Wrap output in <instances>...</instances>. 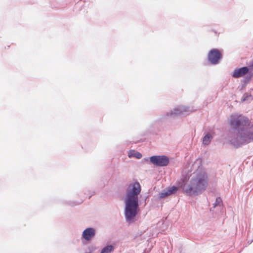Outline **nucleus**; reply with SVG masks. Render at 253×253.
<instances>
[{
  "label": "nucleus",
  "instance_id": "obj_6",
  "mask_svg": "<svg viewBox=\"0 0 253 253\" xmlns=\"http://www.w3.org/2000/svg\"><path fill=\"white\" fill-rule=\"evenodd\" d=\"M249 72L248 67H244L238 69H236L233 73V77L235 78H238L243 77Z\"/></svg>",
  "mask_w": 253,
  "mask_h": 253
},
{
  "label": "nucleus",
  "instance_id": "obj_9",
  "mask_svg": "<svg viewBox=\"0 0 253 253\" xmlns=\"http://www.w3.org/2000/svg\"><path fill=\"white\" fill-rule=\"evenodd\" d=\"M212 138L211 135L209 134H206L203 138V143L205 145H208Z\"/></svg>",
  "mask_w": 253,
  "mask_h": 253
},
{
  "label": "nucleus",
  "instance_id": "obj_2",
  "mask_svg": "<svg viewBox=\"0 0 253 253\" xmlns=\"http://www.w3.org/2000/svg\"><path fill=\"white\" fill-rule=\"evenodd\" d=\"M141 190L138 182L129 185L125 199L126 204L125 214L126 220L132 222L139 211L138 196Z\"/></svg>",
  "mask_w": 253,
  "mask_h": 253
},
{
  "label": "nucleus",
  "instance_id": "obj_5",
  "mask_svg": "<svg viewBox=\"0 0 253 253\" xmlns=\"http://www.w3.org/2000/svg\"><path fill=\"white\" fill-rule=\"evenodd\" d=\"M222 54L217 49L211 50L208 54L209 61L213 64L218 63L219 60L221 58Z\"/></svg>",
  "mask_w": 253,
  "mask_h": 253
},
{
  "label": "nucleus",
  "instance_id": "obj_13",
  "mask_svg": "<svg viewBox=\"0 0 253 253\" xmlns=\"http://www.w3.org/2000/svg\"><path fill=\"white\" fill-rule=\"evenodd\" d=\"M182 113V109L181 108H177L174 109V114L175 115H180Z\"/></svg>",
  "mask_w": 253,
  "mask_h": 253
},
{
  "label": "nucleus",
  "instance_id": "obj_8",
  "mask_svg": "<svg viewBox=\"0 0 253 253\" xmlns=\"http://www.w3.org/2000/svg\"><path fill=\"white\" fill-rule=\"evenodd\" d=\"M128 157H134L137 159H140L142 157V155L138 152H136L134 150H131L128 153Z\"/></svg>",
  "mask_w": 253,
  "mask_h": 253
},
{
  "label": "nucleus",
  "instance_id": "obj_1",
  "mask_svg": "<svg viewBox=\"0 0 253 253\" xmlns=\"http://www.w3.org/2000/svg\"><path fill=\"white\" fill-rule=\"evenodd\" d=\"M232 127L237 128H240L238 133L234 135L230 140L232 145L237 148L240 146L253 141V133L245 129L244 127L251 128L253 126L250 121L247 118L241 115H233L230 121Z\"/></svg>",
  "mask_w": 253,
  "mask_h": 253
},
{
  "label": "nucleus",
  "instance_id": "obj_10",
  "mask_svg": "<svg viewBox=\"0 0 253 253\" xmlns=\"http://www.w3.org/2000/svg\"><path fill=\"white\" fill-rule=\"evenodd\" d=\"M114 250V247L112 246H108L104 248L101 252V253H110Z\"/></svg>",
  "mask_w": 253,
  "mask_h": 253
},
{
  "label": "nucleus",
  "instance_id": "obj_7",
  "mask_svg": "<svg viewBox=\"0 0 253 253\" xmlns=\"http://www.w3.org/2000/svg\"><path fill=\"white\" fill-rule=\"evenodd\" d=\"M95 235V230L92 228H88L86 229L83 233V237L86 240H89Z\"/></svg>",
  "mask_w": 253,
  "mask_h": 253
},
{
  "label": "nucleus",
  "instance_id": "obj_4",
  "mask_svg": "<svg viewBox=\"0 0 253 253\" xmlns=\"http://www.w3.org/2000/svg\"><path fill=\"white\" fill-rule=\"evenodd\" d=\"M150 162L156 166L163 167L168 165L169 160L165 156H154L150 158Z\"/></svg>",
  "mask_w": 253,
  "mask_h": 253
},
{
  "label": "nucleus",
  "instance_id": "obj_14",
  "mask_svg": "<svg viewBox=\"0 0 253 253\" xmlns=\"http://www.w3.org/2000/svg\"><path fill=\"white\" fill-rule=\"evenodd\" d=\"M222 202V200H221V199L220 198H216V201H215V205H219L220 204V203H221Z\"/></svg>",
  "mask_w": 253,
  "mask_h": 253
},
{
  "label": "nucleus",
  "instance_id": "obj_3",
  "mask_svg": "<svg viewBox=\"0 0 253 253\" xmlns=\"http://www.w3.org/2000/svg\"><path fill=\"white\" fill-rule=\"evenodd\" d=\"M208 185V177L204 174H200L196 177L192 178L190 184L184 185L183 189L187 194L192 195H195L205 190Z\"/></svg>",
  "mask_w": 253,
  "mask_h": 253
},
{
  "label": "nucleus",
  "instance_id": "obj_11",
  "mask_svg": "<svg viewBox=\"0 0 253 253\" xmlns=\"http://www.w3.org/2000/svg\"><path fill=\"white\" fill-rule=\"evenodd\" d=\"M170 193H169L168 190H167V191H163L161 193H160L159 194V196L161 198H164L166 197H167L169 195H170Z\"/></svg>",
  "mask_w": 253,
  "mask_h": 253
},
{
  "label": "nucleus",
  "instance_id": "obj_12",
  "mask_svg": "<svg viewBox=\"0 0 253 253\" xmlns=\"http://www.w3.org/2000/svg\"><path fill=\"white\" fill-rule=\"evenodd\" d=\"M168 190L169 193H170V194L171 195L175 193L177 191V187L173 186L169 187Z\"/></svg>",
  "mask_w": 253,
  "mask_h": 253
}]
</instances>
